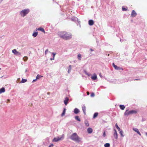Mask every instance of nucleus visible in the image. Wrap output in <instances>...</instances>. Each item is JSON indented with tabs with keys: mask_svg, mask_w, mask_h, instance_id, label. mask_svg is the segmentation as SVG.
<instances>
[{
	"mask_svg": "<svg viewBox=\"0 0 147 147\" xmlns=\"http://www.w3.org/2000/svg\"><path fill=\"white\" fill-rule=\"evenodd\" d=\"M59 34L61 38L66 40L70 39L72 37L71 34L66 32H60L59 33Z\"/></svg>",
	"mask_w": 147,
	"mask_h": 147,
	"instance_id": "1",
	"label": "nucleus"
},
{
	"mask_svg": "<svg viewBox=\"0 0 147 147\" xmlns=\"http://www.w3.org/2000/svg\"><path fill=\"white\" fill-rule=\"evenodd\" d=\"M137 111L135 110H131L129 111V110L127 109L124 113V115L125 116H128L130 114H132L133 113H136Z\"/></svg>",
	"mask_w": 147,
	"mask_h": 147,
	"instance_id": "2",
	"label": "nucleus"
},
{
	"mask_svg": "<svg viewBox=\"0 0 147 147\" xmlns=\"http://www.w3.org/2000/svg\"><path fill=\"white\" fill-rule=\"evenodd\" d=\"M29 9H24L20 12V14L21 16L24 17L29 12Z\"/></svg>",
	"mask_w": 147,
	"mask_h": 147,
	"instance_id": "3",
	"label": "nucleus"
},
{
	"mask_svg": "<svg viewBox=\"0 0 147 147\" xmlns=\"http://www.w3.org/2000/svg\"><path fill=\"white\" fill-rule=\"evenodd\" d=\"M73 140L75 141L76 143H82V142L80 139V138H71Z\"/></svg>",
	"mask_w": 147,
	"mask_h": 147,
	"instance_id": "4",
	"label": "nucleus"
},
{
	"mask_svg": "<svg viewBox=\"0 0 147 147\" xmlns=\"http://www.w3.org/2000/svg\"><path fill=\"white\" fill-rule=\"evenodd\" d=\"M12 51V53L16 55H21V53L17 51L16 49L13 50Z\"/></svg>",
	"mask_w": 147,
	"mask_h": 147,
	"instance_id": "5",
	"label": "nucleus"
},
{
	"mask_svg": "<svg viewBox=\"0 0 147 147\" xmlns=\"http://www.w3.org/2000/svg\"><path fill=\"white\" fill-rule=\"evenodd\" d=\"M113 67L116 69L121 70H123L122 68L118 67L117 65H115L114 63L113 64Z\"/></svg>",
	"mask_w": 147,
	"mask_h": 147,
	"instance_id": "6",
	"label": "nucleus"
},
{
	"mask_svg": "<svg viewBox=\"0 0 147 147\" xmlns=\"http://www.w3.org/2000/svg\"><path fill=\"white\" fill-rule=\"evenodd\" d=\"M137 15V13L135 10H133L131 12V16L132 17H135Z\"/></svg>",
	"mask_w": 147,
	"mask_h": 147,
	"instance_id": "7",
	"label": "nucleus"
},
{
	"mask_svg": "<svg viewBox=\"0 0 147 147\" xmlns=\"http://www.w3.org/2000/svg\"><path fill=\"white\" fill-rule=\"evenodd\" d=\"M69 98L67 97H66L65 98V100H64V102L65 104L66 105L68 102V101H69Z\"/></svg>",
	"mask_w": 147,
	"mask_h": 147,
	"instance_id": "8",
	"label": "nucleus"
},
{
	"mask_svg": "<svg viewBox=\"0 0 147 147\" xmlns=\"http://www.w3.org/2000/svg\"><path fill=\"white\" fill-rule=\"evenodd\" d=\"M63 138H53L52 140L53 142H57L59 141L62 140Z\"/></svg>",
	"mask_w": 147,
	"mask_h": 147,
	"instance_id": "9",
	"label": "nucleus"
},
{
	"mask_svg": "<svg viewBox=\"0 0 147 147\" xmlns=\"http://www.w3.org/2000/svg\"><path fill=\"white\" fill-rule=\"evenodd\" d=\"M82 109L85 115H86V108L85 106L83 105L82 107Z\"/></svg>",
	"mask_w": 147,
	"mask_h": 147,
	"instance_id": "10",
	"label": "nucleus"
},
{
	"mask_svg": "<svg viewBox=\"0 0 147 147\" xmlns=\"http://www.w3.org/2000/svg\"><path fill=\"white\" fill-rule=\"evenodd\" d=\"M133 129L139 135H141V134L138 129L136 128H133Z\"/></svg>",
	"mask_w": 147,
	"mask_h": 147,
	"instance_id": "11",
	"label": "nucleus"
},
{
	"mask_svg": "<svg viewBox=\"0 0 147 147\" xmlns=\"http://www.w3.org/2000/svg\"><path fill=\"white\" fill-rule=\"evenodd\" d=\"M88 24L90 26H92L94 24L93 20H90L88 21Z\"/></svg>",
	"mask_w": 147,
	"mask_h": 147,
	"instance_id": "12",
	"label": "nucleus"
},
{
	"mask_svg": "<svg viewBox=\"0 0 147 147\" xmlns=\"http://www.w3.org/2000/svg\"><path fill=\"white\" fill-rule=\"evenodd\" d=\"M91 78L92 79L94 80H96L97 79V76L95 74H94L93 76L91 77Z\"/></svg>",
	"mask_w": 147,
	"mask_h": 147,
	"instance_id": "13",
	"label": "nucleus"
},
{
	"mask_svg": "<svg viewBox=\"0 0 147 147\" xmlns=\"http://www.w3.org/2000/svg\"><path fill=\"white\" fill-rule=\"evenodd\" d=\"M37 30H38L41 31L42 32H43L44 33H45V30L44 29V28H41V27L37 29Z\"/></svg>",
	"mask_w": 147,
	"mask_h": 147,
	"instance_id": "14",
	"label": "nucleus"
},
{
	"mask_svg": "<svg viewBox=\"0 0 147 147\" xmlns=\"http://www.w3.org/2000/svg\"><path fill=\"white\" fill-rule=\"evenodd\" d=\"M78 136L76 133H74L71 136V138H78Z\"/></svg>",
	"mask_w": 147,
	"mask_h": 147,
	"instance_id": "15",
	"label": "nucleus"
},
{
	"mask_svg": "<svg viewBox=\"0 0 147 147\" xmlns=\"http://www.w3.org/2000/svg\"><path fill=\"white\" fill-rule=\"evenodd\" d=\"M92 129L90 127L88 128L87 129V131L88 133L90 134L92 132Z\"/></svg>",
	"mask_w": 147,
	"mask_h": 147,
	"instance_id": "16",
	"label": "nucleus"
},
{
	"mask_svg": "<svg viewBox=\"0 0 147 147\" xmlns=\"http://www.w3.org/2000/svg\"><path fill=\"white\" fill-rule=\"evenodd\" d=\"M5 90L4 88H2L0 89V94L4 92H5Z\"/></svg>",
	"mask_w": 147,
	"mask_h": 147,
	"instance_id": "17",
	"label": "nucleus"
},
{
	"mask_svg": "<svg viewBox=\"0 0 147 147\" xmlns=\"http://www.w3.org/2000/svg\"><path fill=\"white\" fill-rule=\"evenodd\" d=\"M74 113L75 114H77L79 112V110L77 108H75L74 110Z\"/></svg>",
	"mask_w": 147,
	"mask_h": 147,
	"instance_id": "18",
	"label": "nucleus"
},
{
	"mask_svg": "<svg viewBox=\"0 0 147 147\" xmlns=\"http://www.w3.org/2000/svg\"><path fill=\"white\" fill-rule=\"evenodd\" d=\"M84 123L85 125L86 126H89V123L88 122L87 120H85L84 121Z\"/></svg>",
	"mask_w": 147,
	"mask_h": 147,
	"instance_id": "19",
	"label": "nucleus"
},
{
	"mask_svg": "<svg viewBox=\"0 0 147 147\" xmlns=\"http://www.w3.org/2000/svg\"><path fill=\"white\" fill-rule=\"evenodd\" d=\"M120 108L122 110H123L125 107L124 105H119Z\"/></svg>",
	"mask_w": 147,
	"mask_h": 147,
	"instance_id": "20",
	"label": "nucleus"
},
{
	"mask_svg": "<svg viewBox=\"0 0 147 147\" xmlns=\"http://www.w3.org/2000/svg\"><path fill=\"white\" fill-rule=\"evenodd\" d=\"M65 111H66V109H65V108H64V110L63 111V112L61 115V116H63L65 114Z\"/></svg>",
	"mask_w": 147,
	"mask_h": 147,
	"instance_id": "21",
	"label": "nucleus"
},
{
	"mask_svg": "<svg viewBox=\"0 0 147 147\" xmlns=\"http://www.w3.org/2000/svg\"><path fill=\"white\" fill-rule=\"evenodd\" d=\"M81 55L80 54H79L78 55V60H80L81 59Z\"/></svg>",
	"mask_w": 147,
	"mask_h": 147,
	"instance_id": "22",
	"label": "nucleus"
},
{
	"mask_svg": "<svg viewBox=\"0 0 147 147\" xmlns=\"http://www.w3.org/2000/svg\"><path fill=\"white\" fill-rule=\"evenodd\" d=\"M104 146L105 147H110V144L109 143H107L104 144Z\"/></svg>",
	"mask_w": 147,
	"mask_h": 147,
	"instance_id": "23",
	"label": "nucleus"
},
{
	"mask_svg": "<svg viewBox=\"0 0 147 147\" xmlns=\"http://www.w3.org/2000/svg\"><path fill=\"white\" fill-rule=\"evenodd\" d=\"M37 32H34L32 34V35L34 37H36L37 36Z\"/></svg>",
	"mask_w": 147,
	"mask_h": 147,
	"instance_id": "24",
	"label": "nucleus"
},
{
	"mask_svg": "<svg viewBox=\"0 0 147 147\" xmlns=\"http://www.w3.org/2000/svg\"><path fill=\"white\" fill-rule=\"evenodd\" d=\"M98 114V113H95L94 115L93 118H95L97 116Z\"/></svg>",
	"mask_w": 147,
	"mask_h": 147,
	"instance_id": "25",
	"label": "nucleus"
},
{
	"mask_svg": "<svg viewBox=\"0 0 147 147\" xmlns=\"http://www.w3.org/2000/svg\"><path fill=\"white\" fill-rule=\"evenodd\" d=\"M114 136L115 137L117 138V133L116 131L115 130V132H114Z\"/></svg>",
	"mask_w": 147,
	"mask_h": 147,
	"instance_id": "26",
	"label": "nucleus"
},
{
	"mask_svg": "<svg viewBox=\"0 0 147 147\" xmlns=\"http://www.w3.org/2000/svg\"><path fill=\"white\" fill-rule=\"evenodd\" d=\"M75 119L76 120L78 121H80V119L79 118L78 116H76L75 117Z\"/></svg>",
	"mask_w": 147,
	"mask_h": 147,
	"instance_id": "27",
	"label": "nucleus"
},
{
	"mask_svg": "<svg viewBox=\"0 0 147 147\" xmlns=\"http://www.w3.org/2000/svg\"><path fill=\"white\" fill-rule=\"evenodd\" d=\"M27 80L26 79H22V81H21V83H24L27 81Z\"/></svg>",
	"mask_w": 147,
	"mask_h": 147,
	"instance_id": "28",
	"label": "nucleus"
},
{
	"mask_svg": "<svg viewBox=\"0 0 147 147\" xmlns=\"http://www.w3.org/2000/svg\"><path fill=\"white\" fill-rule=\"evenodd\" d=\"M28 59V57L26 56H25L23 58V60L25 61H26Z\"/></svg>",
	"mask_w": 147,
	"mask_h": 147,
	"instance_id": "29",
	"label": "nucleus"
},
{
	"mask_svg": "<svg viewBox=\"0 0 147 147\" xmlns=\"http://www.w3.org/2000/svg\"><path fill=\"white\" fill-rule=\"evenodd\" d=\"M123 131H120V133L121 136V137H124V135H123Z\"/></svg>",
	"mask_w": 147,
	"mask_h": 147,
	"instance_id": "30",
	"label": "nucleus"
},
{
	"mask_svg": "<svg viewBox=\"0 0 147 147\" xmlns=\"http://www.w3.org/2000/svg\"><path fill=\"white\" fill-rule=\"evenodd\" d=\"M122 10L123 11H126L127 10V8L122 7Z\"/></svg>",
	"mask_w": 147,
	"mask_h": 147,
	"instance_id": "31",
	"label": "nucleus"
},
{
	"mask_svg": "<svg viewBox=\"0 0 147 147\" xmlns=\"http://www.w3.org/2000/svg\"><path fill=\"white\" fill-rule=\"evenodd\" d=\"M115 126L116 127V128H117V129H118V130H120V128L118 127V126L117 125V123H116V124H115Z\"/></svg>",
	"mask_w": 147,
	"mask_h": 147,
	"instance_id": "32",
	"label": "nucleus"
},
{
	"mask_svg": "<svg viewBox=\"0 0 147 147\" xmlns=\"http://www.w3.org/2000/svg\"><path fill=\"white\" fill-rule=\"evenodd\" d=\"M52 54L53 55V59H54L55 57V55L56 54V53H52Z\"/></svg>",
	"mask_w": 147,
	"mask_h": 147,
	"instance_id": "33",
	"label": "nucleus"
},
{
	"mask_svg": "<svg viewBox=\"0 0 147 147\" xmlns=\"http://www.w3.org/2000/svg\"><path fill=\"white\" fill-rule=\"evenodd\" d=\"M69 70H68V73H69V71H70L71 70V65H69Z\"/></svg>",
	"mask_w": 147,
	"mask_h": 147,
	"instance_id": "34",
	"label": "nucleus"
},
{
	"mask_svg": "<svg viewBox=\"0 0 147 147\" xmlns=\"http://www.w3.org/2000/svg\"><path fill=\"white\" fill-rule=\"evenodd\" d=\"M40 78V76L39 75H38L36 77V79H39V78Z\"/></svg>",
	"mask_w": 147,
	"mask_h": 147,
	"instance_id": "35",
	"label": "nucleus"
},
{
	"mask_svg": "<svg viewBox=\"0 0 147 147\" xmlns=\"http://www.w3.org/2000/svg\"><path fill=\"white\" fill-rule=\"evenodd\" d=\"M94 94L93 93H92L91 94V96L92 97H94Z\"/></svg>",
	"mask_w": 147,
	"mask_h": 147,
	"instance_id": "36",
	"label": "nucleus"
},
{
	"mask_svg": "<svg viewBox=\"0 0 147 147\" xmlns=\"http://www.w3.org/2000/svg\"><path fill=\"white\" fill-rule=\"evenodd\" d=\"M103 137H105L106 136V134H105V131H104V133H103Z\"/></svg>",
	"mask_w": 147,
	"mask_h": 147,
	"instance_id": "37",
	"label": "nucleus"
},
{
	"mask_svg": "<svg viewBox=\"0 0 147 147\" xmlns=\"http://www.w3.org/2000/svg\"><path fill=\"white\" fill-rule=\"evenodd\" d=\"M48 52V49H47L46 50V51H45V55H46Z\"/></svg>",
	"mask_w": 147,
	"mask_h": 147,
	"instance_id": "38",
	"label": "nucleus"
},
{
	"mask_svg": "<svg viewBox=\"0 0 147 147\" xmlns=\"http://www.w3.org/2000/svg\"><path fill=\"white\" fill-rule=\"evenodd\" d=\"M53 144H51L48 147H53Z\"/></svg>",
	"mask_w": 147,
	"mask_h": 147,
	"instance_id": "39",
	"label": "nucleus"
},
{
	"mask_svg": "<svg viewBox=\"0 0 147 147\" xmlns=\"http://www.w3.org/2000/svg\"><path fill=\"white\" fill-rule=\"evenodd\" d=\"M87 94L88 95L89 94V92H87Z\"/></svg>",
	"mask_w": 147,
	"mask_h": 147,
	"instance_id": "40",
	"label": "nucleus"
},
{
	"mask_svg": "<svg viewBox=\"0 0 147 147\" xmlns=\"http://www.w3.org/2000/svg\"><path fill=\"white\" fill-rule=\"evenodd\" d=\"M7 103L8 102H9L10 101V100L9 99H8L7 100Z\"/></svg>",
	"mask_w": 147,
	"mask_h": 147,
	"instance_id": "41",
	"label": "nucleus"
},
{
	"mask_svg": "<svg viewBox=\"0 0 147 147\" xmlns=\"http://www.w3.org/2000/svg\"><path fill=\"white\" fill-rule=\"evenodd\" d=\"M36 79L34 80H33V82H35V81H36Z\"/></svg>",
	"mask_w": 147,
	"mask_h": 147,
	"instance_id": "42",
	"label": "nucleus"
},
{
	"mask_svg": "<svg viewBox=\"0 0 147 147\" xmlns=\"http://www.w3.org/2000/svg\"><path fill=\"white\" fill-rule=\"evenodd\" d=\"M54 59H53V58H50V60H54Z\"/></svg>",
	"mask_w": 147,
	"mask_h": 147,
	"instance_id": "43",
	"label": "nucleus"
},
{
	"mask_svg": "<svg viewBox=\"0 0 147 147\" xmlns=\"http://www.w3.org/2000/svg\"><path fill=\"white\" fill-rule=\"evenodd\" d=\"M50 92H48L47 93V94L48 95H49L50 94Z\"/></svg>",
	"mask_w": 147,
	"mask_h": 147,
	"instance_id": "44",
	"label": "nucleus"
},
{
	"mask_svg": "<svg viewBox=\"0 0 147 147\" xmlns=\"http://www.w3.org/2000/svg\"><path fill=\"white\" fill-rule=\"evenodd\" d=\"M90 50L91 51H93V50H92V49H90Z\"/></svg>",
	"mask_w": 147,
	"mask_h": 147,
	"instance_id": "45",
	"label": "nucleus"
},
{
	"mask_svg": "<svg viewBox=\"0 0 147 147\" xmlns=\"http://www.w3.org/2000/svg\"><path fill=\"white\" fill-rule=\"evenodd\" d=\"M146 135L147 136V133H146Z\"/></svg>",
	"mask_w": 147,
	"mask_h": 147,
	"instance_id": "46",
	"label": "nucleus"
},
{
	"mask_svg": "<svg viewBox=\"0 0 147 147\" xmlns=\"http://www.w3.org/2000/svg\"><path fill=\"white\" fill-rule=\"evenodd\" d=\"M136 80H138V79H136Z\"/></svg>",
	"mask_w": 147,
	"mask_h": 147,
	"instance_id": "47",
	"label": "nucleus"
},
{
	"mask_svg": "<svg viewBox=\"0 0 147 147\" xmlns=\"http://www.w3.org/2000/svg\"><path fill=\"white\" fill-rule=\"evenodd\" d=\"M1 70V68H0V70Z\"/></svg>",
	"mask_w": 147,
	"mask_h": 147,
	"instance_id": "48",
	"label": "nucleus"
}]
</instances>
